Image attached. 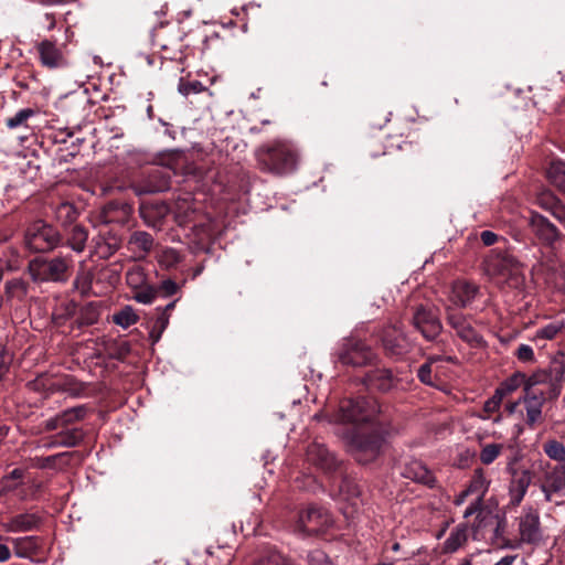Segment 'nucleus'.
I'll return each instance as SVG.
<instances>
[{
  "instance_id": "obj_54",
  "label": "nucleus",
  "mask_w": 565,
  "mask_h": 565,
  "mask_svg": "<svg viewBox=\"0 0 565 565\" xmlns=\"http://www.w3.org/2000/svg\"><path fill=\"white\" fill-rule=\"evenodd\" d=\"M24 281L21 278H12L4 285V294L8 299H11L20 290H24Z\"/></svg>"
},
{
  "instance_id": "obj_31",
  "label": "nucleus",
  "mask_w": 565,
  "mask_h": 565,
  "mask_svg": "<svg viewBox=\"0 0 565 565\" xmlns=\"http://www.w3.org/2000/svg\"><path fill=\"white\" fill-rule=\"evenodd\" d=\"M468 541V524H458L443 544V553L452 554L462 547Z\"/></svg>"
},
{
  "instance_id": "obj_36",
  "label": "nucleus",
  "mask_w": 565,
  "mask_h": 565,
  "mask_svg": "<svg viewBox=\"0 0 565 565\" xmlns=\"http://www.w3.org/2000/svg\"><path fill=\"white\" fill-rule=\"evenodd\" d=\"M170 315L158 312L156 319L150 322L149 338L152 344H156L169 324Z\"/></svg>"
},
{
  "instance_id": "obj_14",
  "label": "nucleus",
  "mask_w": 565,
  "mask_h": 565,
  "mask_svg": "<svg viewBox=\"0 0 565 565\" xmlns=\"http://www.w3.org/2000/svg\"><path fill=\"white\" fill-rule=\"evenodd\" d=\"M446 320L456 334L469 345L480 348L484 344L482 335L475 330L463 313L448 309Z\"/></svg>"
},
{
  "instance_id": "obj_1",
  "label": "nucleus",
  "mask_w": 565,
  "mask_h": 565,
  "mask_svg": "<svg viewBox=\"0 0 565 565\" xmlns=\"http://www.w3.org/2000/svg\"><path fill=\"white\" fill-rule=\"evenodd\" d=\"M255 158L262 171L286 175L297 169L299 156L291 142L276 139L260 145L255 150Z\"/></svg>"
},
{
  "instance_id": "obj_61",
  "label": "nucleus",
  "mask_w": 565,
  "mask_h": 565,
  "mask_svg": "<svg viewBox=\"0 0 565 565\" xmlns=\"http://www.w3.org/2000/svg\"><path fill=\"white\" fill-rule=\"evenodd\" d=\"M18 488V484H14L9 481V478L3 477L0 479V497L14 491Z\"/></svg>"
},
{
  "instance_id": "obj_11",
  "label": "nucleus",
  "mask_w": 565,
  "mask_h": 565,
  "mask_svg": "<svg viewBox=\"0 0 565 565\" xmlns=\"http://www.w3.org/2000/svg\"><path fill=\"white\" fill-rule=\"evenodd\" d=\"M332 523L329 513L320 508L310 507L299 514L297 530L307 535L324 532Z\"/></svg>"
},
{
  "instance_id": "obj_57",
  "label": "nucleus",
  "mask_w": 565,
  "mask_h": 565,
  "mask_svg": "<svg viewBox=\"0 0 565 565\" xmlns=\"http://www.w3.org/2000/svg\"><path fill=\"white\" fill-rule=\"evenodd\" d=\"M515 355L522 362H533L534 361V351L527 344H521L518 348Z\"/></svg>"
},
{
  "instance_id": "obj_29",
  "label": "nucleus",
  "mask_w": 565,
  "mask_h": 565,
  "mask_svg": "<svg viewBox=\"0 0 565 565\" xmlns=\"http://www.w3.org/2000/svg\"><path fill=\"white\" fill-rule=\"evenodd\" d=\"M131 213V206L122 202H109L102 211V218L105 224L125 223Z\"/></svg>"
},
{
  "instance_id": "obj_60",
  "label": "nucleus",
  "mask_w": 565,
  "mask_h": 565,
  "mask_svg": "<svg viewBox=\"0 0 565 565\" xmlns=\"http://www.w3.org/2000/svg\"><path fill=\"white\" fill-rule=\"evenodd\" d=\"M482 504H483V501L481 500H478V499H475L473 502H471L467 509L465 510L463 512V518L465 519H468L469 516H471L472 514L477 513V512H480L481 509H482Z\"/></svg>"
},
{
  "instance_id": "obj_28",
  "label": "nucleus",
  "mask_w": 565,
  "mask_h": 565,
  "mask_svg": "<svg viewBox=\"0 0 565 565\" xmlns=\"http://www.w3.org/2000/svg\"><path fill=\"white\" fill-rule=\"evenodd\" d=\"M403 475L405 478L412 479L430 488L434 487L436 481L433 472L418 460H413L407 463Z\"/></svg>"
},
{
  "instance_id": "obj_2",
  "label": "nucleus",
  "mask_w": 565,
  "mask_h": 565,
  "mask_svg": "<svg viewBox=\"0 0 565 565\" xmlns=\"http://www.w3.org/2000/svg\"><path fill=\"white\" fill-rule=\"evenodd\" d=\"M335 355L342 365L352 367L372 365L379 360L374 349L365 340L354 335L342 339Z\"/></svg>"
},
{
  "instance_id": "obj_23",
  "label": "nucleus",
  "mask_w": 565,
  "mask_h": 565,
  "mask_svg": "<svg viewBox=\"0 0 565 565\" xmlns=\"http://www.w3.org/2000/svg\"><path fill=\"white\" fill-rule=\"evenodd\" d=\"M36 49L43 66L49 68H58L67 64L63 52L54 42L43 40L36 45Z\"/></svg>"
},
{
  "instance_id": "obj_46",
  "label": "nucleus",
  "mask_w": 565,
  "mask_h": 565,
  "mask_svg": "<svg viewBox=\"0 0 565 565\" xmlns=\"http://www.w3.org/2000/svg\"><path fill=\"white\" fill-rule=\"evenodd\" d=\"M182 260L181 254L171 247H168L159 255V263L164 268H173Z\"/></svg>"
},
{
  "instance_id": "obj_53",
  "label": "nucleus",
  "mask_w": 565,
  "mask_h": 565,
  "mask_svg": "<svg viewBox=\"0 0 565 565\" xmlns=\"http://www.w3.org/2000/svg\"><path fill=\"white\" fill-rule=\"evenodd\" d=\"M157 296H158L157 288L148 286V287L137 291L135 295V299L140 303L148 305V303H151Z\"/></svg>"
},
{
  "instance_id": "obj_7",
  "label": "nucleus",
  "mask_w": 565,
  "mask_h": 565,
  "mask_svg": "<svg viewBox=\"0 0 565 565\" xmlns=\"http://www.w3.org/2000/svg\"><path fill=\"white\" fill-rule=\"evenodd\" d=\"M383 437L376 433H356L351 438V450L355 460L362 465L374 461L381 454Z\"/></svg>"
},
{
  "instance_id": "obj_48",
  "label": "nucleus",
  "mask_w": 565,
  "mask_h": 565,
  "mask_svg": "<svg viewBox=\"0 0 565 565\" xmlns=\"http://www.w3.org/2000/svg\"><path fill=\"white\" fill-rule=\"evenodd\" d=\"M529 382V376H526L523 373H515L512 376H510L503 384L504 388H502L504 392H513L520 386H523V392L525 393V387Z\"/></svg>"
},
{
  "instance_id": "obj_39",
  "label": "nucleus",
  "mask_w": 565,
  "mask_h": 565,
  "mask_svg": "<svg viewBox=\"0 0 565 565\" xmlns=\"http://www.w3.org/2000/svg\"><path fill=\"white\" fill-rule=\"evenodd\" d=\"M443 359L440 356H430L428 358L427 362L422 364L417 371V376L419 381L423 384L429 385V386H436V383L434 381L433 376V363L437 361H441Z\"/></svg>"
},
{
  "instance_id": "obj_51",
  "label": "nucleus",
  "mask_w": 565,
  "mask_h": 565,
  "mask_svg": "<svg viewBox=\"0 0 565 565\" xmlns=\"http://www.w3.org/2000/svg\"><path fill=\"white\" fill-rule=\"evenodd\" d=\"M130 351H131V347H130L129 342L121 341L119 343H116L111 348L109 356L111 359H115L118 361H124L130 354Z\"/></svg>"
},
{
  "instance_id": "obj_40",
  "label": "nucleus",
  "mask_w": 565,
  "mask_h": 565,
  "mask_svg": "<svg viewBox=\"0 0 565 565\" xmlns=\"http://www.w3.org/2000/svg\"><path fill=\"white\" fill-rule=\"evenodd\" d=\"M564 321H554L536 330L534 340H553L563 329Z\"/></svg>"
},
{
  "instance_id": "obj_45",
  "label": "nucleus",
  "mask_w": 565,
  "mask_h": 565,
  "mask_svg": "<svg viewBox=\"0 0 565 565\" xmlns=\"http://www.w3.org/2000/svg\"><path fill=\"white\" fill-rule=\"evenodd\" d=\"M207 88L200 81H185L180 78L178 90L181 95L189 97L191 95L205 92Z\"/></svg>"
},
{
  "instance_id": "obj_13",
  "label": "nucleus",
  "mask_w": 565,
  "mask_h": 565,
  "mask_svg": "<svg viewBox=\"0 0 565 565\" xmlns=\"http://www.w3.org/2000/svg\"><path fill=\"white\" fill-rule=\"evenodd\" d=\"M519 533L522 543L536 545L542 542L540 514L533 507L523 509L519 518Z\"/></svg>"
},
{
  "instance_id": "obj_58",
  "label": "nucleus",
  "mask_w": 565,
  "mask_h": 565,
  "mask_svg": "<svg viewBox=\"0 0 565 565\" xmlns=\"http://www.w3.org/2000/svg\"><path fill=\"white\" fill-rule=\"evenodd\" d=\"M194 236L198 238V243H204L211 237L210 226L206 224L195 225L193 227Z\"/></svg>"
},
{
  "instance_id": "obj_3",
  "label": "nucleus",
  "mask_w": 565,
  "mask_h": 565,
  "mask_svg": "<svg viewBox=\"0 0 565 565\" xmlns=\"http://www.w3.org/2000/svg\"><path fill=\"white\" fill-rule=\"evenodd\" d=\"M60 231L44 220L30 223L24 232L25 246L34 253H49L62 244Z\"/></svg>"
},
{
  "instance_id": "obj_16",
  "label": "nucleus",
  "mask_w": 565,
  "mask_h": 565,
  "mask_svg": "<svg viewBox=\"0 0 565 565\" xmlns=\"http://www.w3.org/2000/svg\"><path fill=\"white\" fill-rule=\"evenodd\" d=\"M93 252L99 259L110 258L121 246V236L110 228L100 230L93 238Z\"/></svg>"
},
{
  "instance_id": "obj_43",
  "label": "nucleus",
  "mask_w": 565,
  "mask_h": 565,
  "mask_svg": "<svg viewBox=\"0 0 565 565\" xmlns=\"http://www.w3.org/2000/svg\"><path fill=\"white\" fill-rule=\"evenodd\" d=\"M87 414V407L85 405H78L68 409H65L60 415V418H62V423L64 426H67L70 424H73L75 422H79L84 419V417Z\"/></svg>"
},
{
  "instance_id": "obj_27",
  "label": "nucleus",
  "mask_w": 565,
  "mask_h": 565,
  "mask_svg": "<svg viewBox=\"0 0 565 565\" xmlns=\"http://www.w3.org/2000/svg\"><path fill=\"white\" fill-rule=\"evenodd\" d=\"M478 287L468 281L458 280L454 282L451 300L460 308H466L477 296Z\"/></svg>"
},
{
  "instance_id": "obj_5",
  "label": "nucleus",
  "mask_w": 565,
  "mask_h": 565,
  "mask_svg": "<svg viewBox=\"0 0 565 565\" xmlns=\"http://www.w3.org/2000/svg\"><path fill=\"white\" fill-rule=\"evenodd\" d=\"M373 334L381 343L383 352L387 358L396 360L402 359L409 353L413 348V343L407 334L395 324H386L377 331H374Z\"/></svg>"
},
{
  "instance_id": "obj_18",
  "label": "nucleus",
  "mask_w": 565,
  "mask_h": 565,
  "mask_svg": "<svg viewBox=\"0 0 565 565\" xmlns=\"http://www.w3.org/2000/svg\"><path fill=\"white\" fill-rule=\"evenodd\" d=\"M307 460L326 472L337 470L339 460L329 449L318 441L311 443L307 448Z\"/></svg>"
},
{
  "instance_id": "obj_34",
  "label": "nucleus",
  "mask_w": 565,
  "mask_h": 565,
  "mask_svg": "<svg viewBox=\"0 0 565 565\" xmlns=\"http://www.w3.org/2000/svg\"><path fill=\"white\" fill-rule=\"evenodd\" d=\"M546 177L555 188L565 193V161L552 160L546 169Z\"/></svg>"
},
{
  "instance_id": "obj_22",
  "label": "nucleus",
  "mask_w": 565,
  "mask_h": 565,
  "mask_svg": "<svg viewBox=\"0 0 565 565\" xmlns=\"http://www.w3.org/2000/svg\"><path fill=\"white\" fill-rule=\"evenodd\" d=\"M13 546L14 555L20 558L34 559L42 548V539L39 536L6 537Z\"/></svg>"
},
{
  "instance_id": "obj_20",
  "label": "nucleus",
  "mask_w": 565,
  "mask_h": 565,
  "mask_svg": "<svg viewBox=\"0 0 565 565\" xmlns=\"http://www.w3.org/2000/svg\"><path fill=\"white\" fill-rule=\"evenodd\" d=\"M42 524V518L38 513L24 512L10 516L2 523L6 532L20 533L36 530Z\"/></svg>"
},
{
  "instance_id": "obj_25",
  "label": "nucleus",
  "mask_w": 565,
  "mask_h": 565,
  "mask_svg": "<svg viewBox=\"0 0 565 565\" xmlns=\"http://www.w3.org/2000/svg\"><path fill=\"white\" fill-rule=\"evenodd\" d=\"M169 207L163 202L142 203L139 207L140 217L143 222L151 227H157L162 224L167 216Z\"/></svg>"
},
{
  "instance_id": "obj_62",
  "label": "nucleus",
  "mask_w": 565,
  "mask_h": 565,
  "mask_svg": "<svg viewBox=\"0 0 565 565\" xmlns=\"http://www.w3.org/2000/svg\"><path fill=\"white\" fill-rule=\"evenodd\" d=\"M0 540H3V536L0 535ZM11 557V551L7 544H0V563H4L9 561Z\"/></svg>"
},
{
  "instance_id": "obj_37",
  "label": "nucleus",
  "mask_w": 565,
  "mask_h": 565,
  "mask_svg": "<svg viewBox=\"0 0 565 565\" xmlns=\"http://www.w3.org/2000/svg\"><path fill=\"white\" fill-rule=\"evenodd\" d=\"M545 455L559 463H565V446L556 439H548L543 444Z\"/></svg>"
},
{
  "instance_id": "obj_59",
  "label": "nucleus",
  "mask_w": 565,
  "mask_h": 565,
  "mask_svg": "<svg viewBox=\"0 0 565 565\" xmlns=\"http://www.w3.org/2000/svg\"><path fill=\"white\" fill-rule=\"evenodd\" d=\"M499 238L500 237L492 231H482L480 234V239L484 246H492Z\"/></svg>"
},
{
  "instance_id": "obj_47",
  "label": "nucleus",
  "mask_w": 565,
  "mask_h": 565,
  "mask_svg": "<svg viewBox=\"0 0 565 565\" xmlns=\"http://www.w3.org/2000/svg\"><path fill=\"white\" fill-rule=\"evenodd\" d=\"M73 455L74 452L65 451L47 457H36L34 458V467L40 469L54 468L57 460L72 457Z\"/></svg>"
},
{
  "instance_id": "obj_12",
  "label": "nucleus",
  "mask_w": 565,
  "mask_h": 565,
  "mask_svg": "<svg viewBox=\"0 0 565 565\" xmlns=\"http://www.w3.org/2000/svg\"><path fill=\"white\" fill-rule=\"evenodd\" d=\"M507 470L511 475L509 482L510 503L512 505H519L532 483L533 473L529 469L516 468L514 466V460L508 463Z\"/></svg>"
},
{
  "instance_id": "obj_55",
  "label": "nucleus",
  "mask_w": 565,
  "mask_h": 565,
  "mask_svg": "<svg viewBox=\"0 0 565 565\" xmlns=\"http://www.w3.org/2000/svg\"><path fill=\"white\" fill-rule=\"evenodd\" d=\"M179 290L178 284L172 279L162 280L159 287L157 288L158 295L163 297H169Z\"/></svg>"
},
{
  "instance_id": "obj_21",
  "label": "nucleus",
  "mask_w": 565,
  "mask_h": 565,
  "mask_svg": "<svg viewBox=\"0 0 565 565\" xmlns=\"http://www.w3.org/2000/svg\"><path fill=\"white\" fill-rule=\"evenodd\" d=\"M339 493L349 503L348 508H343L344 515L353 518V513L362 503L360 486L353 479L344 477L339 486Z\"/></svg>"
},
{
  "instance_id": "obj_6",
  "label": "nucleus",
  "mask_w": 565,
  "mask_h": 565,
  "mask_svg": "<svg viewBox=\"0 0 565 565\" xmlns=\"http://www.w3.org/2000/svg\"><path fill=\"white\" fill-rule=\"evenodd\" d=\"M376 414V402L364 397L356 399L348 398L341 402L338 419L342 423H366L374 420Z\"/></svg>"
},
{
  "instance_id": "obj_17",
  "label": "nucleus",
  "mask_w": 565,
  "mask_h": 565,
  "mask_svg": "<svg viewBox=\"0 0 565 565\" xmlns=\"http://www.w3.org/2000/svg\"><path fill=\"white\" fill-rule=\"evenodd\" d=\"M363 385L371 392L387 393L397 385V379L390 369H374L362 379Z\"/></svg>"
},
{
  "instance_id": "obj_24",
  "label": "nucleus",
  "mask_w": 565,
  "mask_h": 565,
  "mask_svg": "<svg viewBox=\"0 0 565 565\" xmlns=\"http://www.w3.org/2000/svg\"><path fill=\"white\" fill-rule=\"evenodd\" d=\"M530 224L535 235L546 244H553L559 237L557 227L541 214H533Z\"/></svg>"
},
{
  "instance_id": "obj_38",
  "label": "nucleus",
  "mask_w": 565,
  "mask_h": 565,
  "mask_svg": "<svg viewBox=\"0 0 565 565\" xmlns=\"http://www.w3.org/2000/svg\"><path fill=\"white\" fill-rule=\"evenodd\" d=\"M113 321L124 329L129 328L138 321V316L130 306L124 307L118 312L114 313Z\"/></svg>"
},
{
  "instance_id": "obj_4",
  "label": "nucleus",
  "mask_w": 565,
  "mask_h": 565,
  "mask_svg": "<svg viewBox=\"0 0 565 565\" xmlns=\"http://www.w3.org/2000/svg\"><path fill=\"white\" fill-rule=\"evenodd\" d=\"M537 386L546 385L550 401H555L562 393L565 383V353L559 351L551 360L547 369L539 370L529 376Z\"/></svg>"
},
{
  "instance_id": "obj_10",
  "label": "nucleus",
  "mask_w": 565,
  "mask_h": 565,
  "mask_svg": "<svg viewBox=\"0 0 565 565\" xmlns=\"http://www.w3.org/2000/svg\"><path fill=\"white\" fill-rule=\"evenodd\" d=\"M484 270L489 276H505L518 273L521 264L508 250L494 248L490 250L483 262Z\"/></svg>"
},
{
  "instance_id": "obj_63",
  "label": "nucleus",
  "mask_w": 565,
  "mask_h": 565,
  "mask_svg": "<svg viewBox=\"0 0 565 565\" xmlns=\"http://www.w3.org/2000/svg\"><path fill=\"white\" fill-rule=\"evenodd\" d=\"M60 427H64V424L62 423V418H60V415H56L54 418H51L46 422V429L54 430Z\"/></svg>"
},
{
  "instance_id": "obj_42",
  "label": "nucleus",
  "mask_w": 565,
  "mask_h": 565,
  "mask_svg": "<svg viewBox=\"0 0 565 565\" xmlns=\"http://www.w3.org/2000/svg\"><path fill=\"white\" fill-rule=\"evenodd\" d=\"M254 565H294L291 561L277 551H268Z\"/></svg>"
},
{
  "instance_id": "obj_52",
  "label": "nucleus",
  "mask_w": 565,
  "mask_h": 565,
  "mask_svg": "<svg viewBox=\"0 0 565 565\" xmlns=\"http://www.w3.org/2000/svg\"><path fill=\"white\" fill-rule=\"evenodd\" d=\"M307 559L309 565H333L328 555L321 550L309 552Z\"/></svg>"
},
{
  "instance_id": "obj_8",
  "label": "nucleus",
  "mask_w": 565,
  "mask_h": 565,
  "mask_svg": "<svg viewBox=\"0 0 565 565\" xmlns=\"http://www.w3.org/2000/svg\"><path fill=\"white\" fill-rule=\"evenodd\" d=\"M412 326L427 341H436L443 331L441 321L433 307L417 305L413 308Z\"/></svg>"
},
{
  "instance_id": "obj_9",
  "label": "nucleus",
  "mask_w": 565,
  "mask_h": 565,
  "mask_svg": "<svg viewBox=\"0 0 565 565\" xmlns=\"http://www.w3.org/2000/svg\"><path fill=\"white\" fill-rule=\"evenodd\" d=\"M525 408V424L533 429L544 422L543 406L548 398L547 391L540 388L529 380L525 394L521 398Z\"/></svg>"
},
{
  "instance_id": "obj_41",
  "label": "nucleus",
  "mask_w": 565,
  "mask_h": 565,
  "mask_svg": "<svg viewBox=\"0 0 565 565\" xmlns=\"http://www.w3.org/2000/svg\"><path fill=\"white\" fill-rule=\"evenodd\" d=\"M539 204L543 209L551 211L552 214L557 218H561L562 214L564 213L559 201L550 192L543 193L539 198Z\"/></svg>"
},
{
  "instance_id": "obj_49",
  "label": "nucleus",
  "mask_w": 565,
  "mask_h": 565,
  "mask_svg": "<svg viewBox=\"0 0 565 565\" xmlns=\"http://www.w3.org/2000/svg\"><path fill=\"white\" fill-rule=\"evenodd\" d=\"M501 446L498 444H490L482 448L480 452V460L484 465L492 463L501 452Z\"/></svg>"
},
{
  "instance_id": "obj_44",
  "label": "nucleus",
  "mask_w": 565,
  "mask_h": 565,
  "mask_svg": "<svg viewBox=\"0 0 565 565\" xmlns=\"http://www.w3.org/2000/svg\"><path fill=\"white\" fill-rule=\"evenodd\" d=\"M98 319V309L93 303H89L81 310L77 323L79 327L92 326L95 324Z\"/></svg>"
},
{
  "instance_id": "obj_15",
  "label": "nucleus",
  "mask_w": 565,
  "mask_h": 565,
  "mask_svg": "<svg viewBox=\"0 0 565 565\" xmlns=\"http://www.w3.org/2000/svg\"><path fill=\"white\" fill-rule=\"evenodd\" d=\"M73 259L71 256H56L45 260L41 267V279L54 282H65L70 278Z\"/></svg>"
},
{
  "instance_id": "obj_50",
  "label": "nucleus",
  "mask_w": 565,
  "mask_h": 565,
  "mask_svg": "<svg viewBox=\"0 0 565 565\" xmlns=\"http://www.w3.org/2000/svg\"><path fill=\"white\" fill-rule=\"evenodd\" d=\"M34 110L31 108L20 109L13 117L7 119V126L10 129L17 128L23 125L30 117L34 115Z\"/></svg>"
},
{
  "instance_id": "obj_35",
  "label": "nucleus",
  "mask_w": 565,
  "mask_h": 565,
  "mask_svg": "<svg viewBox=\"0 0 565 565\" xmlns=\"http://www.w3.org/2000/svg\"><path fill=\"white\" fill-rule=\"evenodd\" d=\"M56 221L64 227L72 225L78 217L77 207L71 202H61L54 210Z\"/></svg>"
},
{
  "instance_id": "obj_30",
  "label": "nucleus",
  "mask_w": 565,
  "mask_h": 565,
  "mask_svg": "<svg viewBox=\"0 0 565 565\" xmlns=\"http://www.w3.org/2000/svg\"><path fill=\"white\" fill-rule=\"evenodd\" d=\"M88 235V230L84 225L75 224L66 232L65 245L73 252L81 254L86 248Z\"/></svg>"
},
{
  "instance_id": "obj_33",
  "label": "nucleus",
  "mask_w": 565,
  "mask_h": 565,
  "mask_svg": "<svg viewBox=\"0 0 565 565\" xmlns=\"http://www.w3.org/2000/svg\"><path fill=\"white\" fill-rule=\"evenodd\" d=\"M83 439V430L81 428H72L56 434L47 447H75L79 445Z\"/></svg>"
},
{
  "instance_id": "obj_19",
  "label": "nucleus",
  "mask_w": 565,
  "mask_h": 565,
  "mask_svg": "<svg viewBox=\"0 0 565 565\" xmlns=\"http://www.w3.org/2000/svg\"><path fill=\"white\" fill-rule=\"evenodd\" d=\"M541 490L547 502L553 494L565 492V463H557L545 472Z\"/></svg>"
},
{
  "instance_id": "obj_56",
  "label": "nucleus",
  "mask_w": 565,
  "mask_h": 565,
  "mask_svg": "<svg viewBox=\"0 0 565 565\" xmlns=\"http://www.w3.org/2000/svg\"><path fill=\"white\" fill-rule=\"evenodd\" d=\"M76 311V303L73 301H70L63 306V312L62 313H54L53 318L57 324H61L62 321L71 318Z\"/></svg>"
},
{
  "instance_id": "obj_26",
  "label": "nucleus",
  "mask_w": 565,
  "mask_h": 565,
  "mask_svg": "<svg viewBox=\"0 0 565 565\" xmlns=\"http://www.w3.org/2000/svg\"><path fill=\"white\" fill-rule=\"evenodd\" d=\"M128 249L137 254L138 257L147 256L154 246L152 235L145 231H135L130 234L127 242Z\"/></svg>"
},
{
  "instance_id": "obj_32",
  "label": "nucleus",
  "mask_w": 565,
  "mask_h": 565,
  "mask_svg": "<svg viewBox=\"0 0 565 565\" xmlns=\"http://www.w3.org/2000/svg\"><path fill=\"white\" fill-rule=\"evenodd\" d=\"M490 482L491 481L487 477L486 471L482 468H477L473 470L467 490L471 495H476V499L483 501L484 495L489 490Z\"/></svg>"
},
{
  "instance_id": "obj_64",
  "label": "nucleus",
  "mask_w": 565,
  "mask_h": 565,
  "mask_svg": "<svg viewBox=\"0 0 565 565\" xmlns=\"http://www.w3.org/2000/svg\"><path fill=\"white\" fill-rule=\"evenodd\" d=\"M24 476V471L22 469L15 468L13 469L9 475L4 476L6 478H9V481L12 480H20Z\"/></svg>"
}]
</instances>
